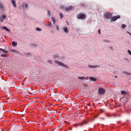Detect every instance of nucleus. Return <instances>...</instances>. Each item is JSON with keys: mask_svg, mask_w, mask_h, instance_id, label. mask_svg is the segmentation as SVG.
<instances>
[{"mask_svg": "<svg viewBox=\"0 0 131 131\" xmlns=\"http://www.w3.org/2000/svg\"><path fill=\"white\" fill-rule=\"evenodd\" d=\"M86 17V15L80 13L78 14L77 16V18L78 19H83Z\"/></svg>", "mask_w": 131, "mask_h": 131, "instance_id": "nucleus-1", "label": "nucleus"}, {"mask_svg": "<svg viewBox=\"0 0 131 131\" xmlns=\"http://www.w3.org/2000/svg\"><path fill=\"white\" fill-rule=\"evenodd\" d=\"M120 16L118 15L115 16H113L110 18L111 21H114L116 20L117 19L120 18Z\"/></svg>", "mask_w": 131, "mask_h": 131, "instance_id": "nucleus-2", "label": "nucleus"}, {"mask_svg": "<svg viewBox=\"0 0 131 131\" xmlns=\"http://www.w3.org/2000/svg\"><path fill=\"white\" fill-rule=\"evenodd\" d=\"M111 13L108 12H106L104 14V18L105 19H109L112 16Z\"/></svg>", "mask_w": 131, "mask_h": 131, "instance_id": "nucleus-3", "label": "nucleus"}, {"mask_svg": "<svg viewBox=\"0 0 131 131\" xmlns=\"http://www.w3.org/2000/svg\"><path fill=\"white\" fill-rule=\"evenodd\" d=\"M74 7L72 5L69 6L65 8V11L67 12H69L72 10H74Z\"/></svg>", "mask_w": 131, "mask_h": 131, "instance_id": "nucleus-4", "label": "nucleus"}, {"mask_svg": "<svg viewBox=\"0 0 131 131\" xmlns=\"http://www.w3.org/2000/svg\"><path fill=\"white\" fill-rule=\"evenodd\" d=\"M105 91V90L102 88H100L98 91V93L99 94H103L104 93Z\"/></svg>", "mask_w": 131, "mask_h": 131, "instance_id": "nucleus-5", "label": "nucleus"}, {"mask_svg": "<svg viewBox=\"0 0 131 131\" xmlns=\"http://www.w3.org/2000/svg\"><path fill=\"white\" fill-rule=\"evenodd\" d=\"M1 28L2 30L5 29L8 31H10V30L8 28H7L6 26L1 27Z\"/></svg>", "mask_w": 131, "mask_h": 131, "instance_id": "nucleus-6", "label": "nucleus"}, {"mask_svg": "<svg viewBox=\"0 0 131 131\" xmlns=\"http://www.w3.org/2000/svg\"><path fill=\"white\" fill-rule=\"evenodd\" d=\"M55 62L60 66H65L63 63H62L61 62L59 61H58L57 60L55 61Z\"/></svg>", "mask_w": 131, "mask_h": 131, "instance_id": "nucleus-7", "label": "nucleus"}, {"mask_svg": "<svg viewBox=\"0 0 131 131\" xmlns=\"http://www.w3.org/2000/svg\"><path fill=\"white\" fill-rule=\"evenodd\" d=\"M11 51L12 52H15L18 54H20V53L18 51L14 49V50H12Z\"/></svg>", "mask_w": 131, "mask_h": 131, "instance_id": "nucleus-8", "label": "nucleus"}, {"mask_svg": "<svg viewBox=\"0 0 131 131\" xmlns=\"http://www.w3.org/2000/svg\"><path fill=\"white\" fill-rule=\"evenodd\" d=\"M28 7V4L27 3H24L23 5V7L24 9H26Z\"/></svg>", "mask_w": 131, "mask_h": 131, "instance_id": "nucleus-9", "label": "nucleus"}, {"mask_svg": "<svg viewBox=\"0 0 131 131\" xmlns=\"http://www.w3.org/2000/svg\"><path fill=\"white\" fill-rule=\"evenodd\" d=\"M12 44L14 47H15L17 45V43L14 41H13L12 42Z\"/></svg>", "mask_w": 131, "mask_h": 131, "instance_id": "nucleus-10", "label": "nucleus"}, {"mask_svg": "<svg viewBox=\"0 0 131 131\" xmlns=\"http://www.w3.org/2000/svg\"><path fill=\"white\" fill-rule=\"evenodd\" d=\"M63 29L64 32L66 33H67L68 31V29L67 27L63 28Z\"/></svg>", "mask_w": 131, "mask_h": 131, "instance_id": "nucleus-11", "label": "nucleus"}, {"mask_svg": "<svg viewBox=\"0 0 131 131\" xmlns=\"http://www.w3.org/2000/svg\"><path fill=\"white\" fill-rule=\"evenodd\" d=\"M82 125L79 124H76L73 125V126L75 127H77L81 125Z\"/></svg>", "mask_w": 131, "mask_h": 131, "instance_id": "nucleus-12", "label": "nucleus"}, {"mask_svg": "<svg viewBox=\"0 0 131 131\" xmlns=\"http://www.w3.org/2000/svg\"><path fill=\"white\" fill-rule=\"evenodd\" d=\"M12 2L14 6L15 7H16V5L15 4V1L14 0H12Z\"/></svg>", "mask_w": 131, "mask_h": 131, "instance_id": "nucleus-13", "label": "nucleus"}, {"mask_svg": "<svg viewBox=\"0 0 131 131\" xmlns=\"http://www.w3.org/2000/svg\"><path fill=\"white\" fill-rule=\"evenodd\" d=\"M59 15L60 16V19H62L63 17V14L61 13H60Z\"/></svg>", "mask_w": 131, "mask_h": 131, "instance_id": "nucleus-14", "label": "nucleus"}, {"mask_svg": "<svg viewBox=\"0 0 131 131\" xmlns=\"http://www.w3.org/2000/svg\"><path fill=\"white\" fill-rule=\"evenodd\" d=\"M66 7L65 6L61 5L60 6V8L61 9H63L65 10V8Z\"/></svg>", "mask_w": 131, "mask_h": 131, "instance_id": "nucleus-15", "label": "nucleus"}, {"mask_svg": "<svg viewBox=\"0 0 131 131\" xmlns=\"http://www.w3.org/2000/svg\"><path fill=\"white\" fill-rule=\"evenodd\" d=\"M31 45V46L34 48H36L37 47V45L36 44H34V43H32Z\"/></svg>", "mask_w": 131, "mask_h": 131, "instance_id": "nucleus-16", "label": "nucleus"}, {"mask_svg": "<svg viewBox=\"0 0 131 131\" xmlns=\"http://www.w3.org/2000/svg\"><path fill=\"white\" fill-rule=\"evenodd\" d=\"M90 79L93 81H96V79L95 78H94V77H91L90 78Z\"/></svg>", "mask_w": 131, "mask_h": 131, "instance_id": "nucleus-17", "label": "nucleus"}, {"mask_svg": "<svg viewBox=\"0 0 131 131\" xmlns=\"http://www.w3.org/2000/svg\"><path fill=\"white\" fill-rule=\"evenodd\" d=\"M51 15V13L49 10H47V16H50Z\"/></svg>", "mask_w": 131, "mask_h": 131, "instance_id": "nucleus-18", "label": "nucleus"}, {"mask_svg": "<svg viewBox=\"0 0 131 131\" xmlns=\"http://www.w3.org/2000/svg\"><path fill=\"white\" fill-rule=\"evenodd\" d=\"M2 51L3 53H7L8 51H7L5 50L4 49H2Z\"/></svg>", "mask_w": 131, "mask_h": 131, "instance_id": "nucleus-19", "label": "nucleus"}, {"mask_svg": "<svg viewBox=\"0 0 131 131\" xmlns=\"http://www.w3.org/2000/svg\"><path fill=\"white\" fill-rule=\"evenodd\" d=\"M126 26V25L124 24H122L121 25V28H124Z\"/></svg>", "mask_w": 131, "mask_h": 131, "instance_id": "nucleus-20", "label": "nucleus"}, {"mask_svg": "<svg viewBox=\"0 0 131 131\" xmlns=\"http://www.w3.org/2000/svg\"><path fill=\"white\" fill-rule=\"evenodd\" d=\"M1 56L3 57H6V55L5 54H1Z\"/></svg>", "mask_w": 131, "mask_h": 131, "instance_id": "nucleus-21", "label": "nucleus"}, {"mask_svg": "<svg viewBox=\"0 0 131 131\" xmlns=\"http://www.w3.org/2000/svg\"><path fill=\"white\" fill-rule=\"evenodd\" d=\"M104 42L108 43H110V41H107L106 40H104Z\"/></svg>", "mask_w": 131, "mask_h": 131, "instance_id": "nucleus-22", "label": "nucleus"}, {"mask_svg": "<svg viewBox=\"0 0 131 131\" xmlns=\"http://www.w3.org/2000/svg\"><path fill=\"white\" fill-rule=\"evenodd\" d=\"M0 8L2 9H3V7L2 4L0 3Z\"/></svg>", "mask_w": 131, "mask_h": 131, "instance_id": "nucleus-23", "label": "nucleus"}, {"mask_svg": "<svg viewBox=\"0 0 131 131\" xmlns=\"http://www.w3.org/2000/svg\"><path fill=\"white\" fill-rule=\"evenodd\" d=\"M7 47H8V50L9 51H10L11 52H12V51H11V50H14V49H12L11 48H9L8 46H7Z\"/></svg>", "mask_w": 131, "mask_h": 131, "instance_id": "nucleus-24", "label": "nucleus"}, {"mask_svg": "<svg viewBox=\"0 0 131 131\" xmlns=\"http://www.w3.org/2000/svg\"><path fill=\"white\" fill-rule=\"evenodd\" d=\"M36 29L38 31H40L41 30V29L39 28H36Z\"/></svg>", "mask_w": 131, "mask_h": 131, "instance_id": "nucleus-25", "label": "nucleus"}, {"mask_svg": "<svg viewBox=\"0 0 131 131\" xmlns=\"http://www.w3.org/2000/svg\"><path fill=\"white\" fill-rule=\"evenodd\" d=\"M55 58H57L58 57V56L57 54L54 55V56Z\"/></svg>", "mask_w": 131, "mask_h": 131, "instance_id": "nucleus-26", "label": "nucleus"}, {"mask_svg": "<svg viewBox=\"0 0 131 131\" xmlns=\"http://www.w3.org/2000/svg\"><path fill=\"white\" fill-rule=\"evenodd\" d=\"M51 19L52 21H55V19L54 17H52Z\"/></svg>", "mask_w": 131, "mask_h": 131, "instance_id": "nucleus-27", "label": "nucleus"}, {"mask_svg": "<svg viewBox=\"0 0 131 131\" xmlns=\"http://www.w3.org/2000/svg\"><path fill=\"white\" fill-rule=\"evenodd\" d=\"M128 52L129 54L131 55V51H130L128 50Z\"/></svg>", "mask_w": 131, "mask_h": 131, "instance_id": "nucleus-28", "label": "nucleus"}, {"mask_svg": "<svg viewBox=\"0 0 131 131\" xmlns=\"http://www.w3.org/2000/svg\"><path fill=\"white\" fill-rule=\"evenodd\" d=\"M78 78L79 79H83L84 78V77H78Z\"/></svg>", "mask_w": 131, "mask_h": 131, "instance_id": "nucleus-29", "label": "nucleus"}, {"mask_svg": "<svg viewBox=\"0 0 131 131\" xmlns=\"http://www.w3.org/2000/svg\"><path fill=\"white\" fill-rule=\"evenodd\" d=\"M2 16L3 18H5L6 17V16L5 15H3Z\"/></svg>", "mask_w": 131, "mask_h": 131, "instance_id": "nucleus-30", "label": "nucleus"}, {"mask_svg": "<svg viewBox=\"0 0 131 131\" xmlns=\"http://www.w3.org/2000/svg\"><path fill=\"white\" fill-rule=\"evenodd\" d=\"M121 93L122 94H125V92L124 91H122L121 92Z\"/></svg>", "mask_w": 131, "mask_h": 131, "instance_id": "nucleus-31", "label": "nucleus"}, {"mask_svg": "<svg viewBox=\"0 0 131 131\" xmlns=\"http://www.w3.org/2000/svg\"><path fill=\"white\" fill-rule=\"evenodd\" d=\"M98 33L100 35V32H101V30H100V29H99L98 30Z\"/></svg>", "mask_w": 131, "mask_h": 131, "instance_id": "nucleus-32", "label": "nucleus"}, {"mask_svg": "<svg viewBox=\"0 0 131 131\" xmlns=\"http://www.w3.org/2000/svg\"><path fill=\"white\" fill-rule=\"evenodd\" d=\"M48 62L51 64L52 63V62L50 60H48Z\"/></svg>", "mask_w": 131, "mask_h": 131, "instance_id": "nucleus-33", "label": "nucleus"}, {"mask_svg": "<svg viewBox=\"0 0 131 131\" xmlns=\"http://www.w3.org/2000/svg\"><path fill=\"white\" fill-rule=\"evenodd\" d=\"M56 29H57V30H59V28L57 26H56Z\"/></svg>", "mask_w": 131, "mask_h": 131, "instance_id": "nucleus-34", "label": "nucleus"}, {"mask_svg": "<svg viewBox=\"0 0 131 131\" xmlns=\"http://www.w3.org/2000/svg\"><path fill=\"white\" fill-rule=\"evenodd\" d=\"M3 19H2V18H1V19L0 20V21L1 22H2L3 21Z\"/></svg>", "mask_w": 131, "mask_h": 131, "instance_id": "nucleus-35", "label": "nucleus"}, {"mask_svg": "<svg viewBox=\"0 0 131 131\" xmlns=\"http://www.w3.org/2000/svg\"><path fill=\"white\" fill-rule=\"evenodd\" d=\"M55 21H53L52 22V25H53V24H55Z\"/></svg>", "mask_w": 131, "mask_h": 131, "instance_id": "nucleus-36", "label": "nucleus"}, {"mask_svg": "<svg viewBox=\"0 0 131 131\" xmlns=\"http://www.w3.org/2000/svg\"><path fill=\"white\" fill-rule=\"evenodd\" d=\"M51 23H50V24H49V26H50V25H51Z\"/></svg>", "mask_w": 131, "mask_h": 131, "instance_id": "nucleus-37", "label": "nucleus"}, {"mask_svg": "<svg viewBox=\"0 0 131 131\" xmlns=\"http://www.w3.org/2000/svg\"><path fill=\"white\" fill-rule=\"evenodd\" d=\"M129 34L131 36V33L129 32H128Z\"/></svg>", "mask_w": 131, "mask_h": 131, "instance_id": "nucleus-38", "label": "nucleus"}, {"mask_svg": "<svg viewBox=\"0 0 131 131\" xmlns=\"http://www.w3.org/2000/svg\"><path fill=\"white\" fill-rule=\"evenodd\" d=\"M3 49L0 48V51H2Z\"/></svg>", "mask_w": 131, "mask_h": 131, "instance_id": "nucleus-39", "label": "nucleus"}, {"mask_svg": "<svg viewBox=\"0 0 131 131\" xmlns=\"http://www.w3.org/2000/svg\"><path fill=\"white\" fill-rule=\"evenodd\" d=\"M98 116H95V118H96Z\"/></svg>", "mask_w": 131, "mask_h": 131, "instance_id": "nucleus-40", "label": "nucleus"}, {"mask_svg": "<svg viewBox=\"0 0 131 131\" xmlns=\"http://www.w3.org/2000/svg\"><path fill=\"white\" fill-rule=\"evenodd\" d=\"M89 67H92V66H89Z\"/></svg>", "mask_w": 131, "mask_h": 131, "instance_id": "nucleus-41", "label": "nucleus"}, {"mask_svg": "<svg viewBox=\"0 0 131 131\" xmlns=\"http://www.w3.org/2000/svg\"><path fill=\"white\" fill-rule=\"evenodd\" d=\"M88 66H92V65H89Z\"/></svg>", "mask_w": 131, "mask_h": 131, "instance_id": "nucleus-42", "label": "nucleus"}, {"mask_svg": "<svg viewBox=\"0 0 131 131\" xmlns=\"http://www.w3.org/2000/svg\"><path fill=\"white\" fill-rule=\"evenodd\" d=\"M110 47L111 48V49L112 48V47Z\"/></svg>", "mask_w": 131, "mask_h": 131, "instance_id": "nucleus-43", "label": "nucleus"}, {"mask_svg": "<svg viewBox=\"0 0 131 131\" xmlns=\"http://www.w3.org/2000/svg\"><path fill=\"white\" fill-rule=\"evenodd\" d=\"M115 77L116 78L117 77V76H115Z\"/></svg>", "mask_w": 131, "mask_h": 131, "instance_id": "nucleus-44", "label": "nucleus"}, {"mask_svg": "<svg viewBox=\"0 0 131 131\" xmlns=\"http://www.w3.org/2000/svg\"><path fill=\"white\" fill-rule=\"evenodd\" d=\"M1 17H0V20L1 19Z\"/></svg>", "mask_w": 131, "mask_h": 131, "instance_id": "nucleus-45", "label": "nucleus"}, {"mask_svg": "<svg viewBox=\"0 0 131 131\" xmlns=\"http://www.w3.org/2000/svg\"><path fill=\"white\" fill-rule=\"evenodd\" d=\"M93 66V67H96V66Z\"/></svg>", "mask_w": 131, "mask_h": 131, "instance_id": "nucleus-46", "label": "nucleus"}]
</instances>
